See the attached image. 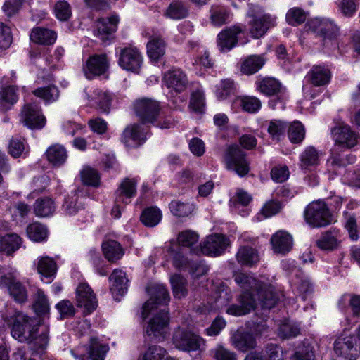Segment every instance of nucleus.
Masks as SVG:
<instances>
[{
    "mask_svg": "<svg viewBox=\"0 0 360 360\" xmlns=\"http://www.w3.org/2000/svg\"><path fill=\"white\" fill-rule=\"evenodd\" d=\"M49 328L41 326L36 319L21 312L15 315L11 335L20 342L27 343L38 351L45 349L49 340Z\"/></svg>",
    "mask_w": 360,
    "mask_h": 360,
    "instance_id": "1",
    "label": "nucleus"
},
{
    "mask_svg": "<svg viewBox=\"0 0 360 360\" xmlns=\"http://www.w3.org/2000/svg\"><path fill=\"white\" fill-rule=\"evenodd\" d=\"M0 285L5 287L10 296L18 303L22 304L28 299L25 285L17 278L16 271L10 266L0 268Z\"/></svg>",
    "mask_w": 360,
    "mask_h": 360,
    "instance_id": "2",
    "label": "nucleus"
},
{
    "mask_svg": "<svg viewBox=\"0 0 360 360\" xmlns=\"http://www.w3.org/2000/svg\"><path fill=\"white\" fill-rule=\"evenodd\" d=\"M304 219L309 225L314 228L326 226L333 220L326 204L321 200L312 202L307 206Z\"/></svg>",
    "mask_w": 360,
    "mask_h": 360,
    "instance_id": "3",
    "label": "nucleus"
},
{
    "mask_svg": "<svg viewBox=\"0 0 360 360\" xmlns=\"http://www.w3.org/2000/svg\"><path fill=\"white\" fill-rule=\"evenodd\" d=\"M150 298L143 306L142 316L145 319L152 310L160 305H165L169 301V294L163 285L155 283L147 288Z\"/></svg>",
    "mask_w": 360,
    "mask_h": 360,
    "instance_id": "4",
    "label": "nucleus"
},
{
    "mask_svg": "<svg viewBox=\"0 0 360 360\" xmlns=\"http://www.w3.org/2000/svg\"><path fill=\"white\" fill-rule=\"evenodd\" d=\"M244 153L238 145L230 146L225 155L227 168L233 169L240 176L247 175L250 171L249 162Z\"/></svg>",
    "mask_w": 360,
    "mask_h": 360,
    "instance_id": "5",
    "label": "nucleus"
},
{
    "mask_svg": "<svg viewBox=\"0 0 360 360\" xmlns=\"http://www.w3.org/2000/svg\"><path fill=\"white\" fill-rule=\"evenodd\" d=\"M169 317L168 311L162 309L155 314L149 321L146 333L148 337L164 340L167 333Z\"/></svg>",
    "mask_w": 360,
    "mask_h": 360,
    "instance_id": "6",
    "label": "nucleus"
},
{
    "mask_svg": "<svg viewBox=\"0 0 360 360\" xmlns=\"http://www.w3.org/2000/svg\"><path fill=\"white\" fill-rule=\"evenodd\" d=\"M134 109L136 115L143 124L153 123L160 110L159 103L149 98H141L136 101Z\"/></svg>",
    "mask_w": 360,
    "mask_h": 360,
    "instance_id": "7",
    "label": "nucleus"
},
{
    "mask_svg": "<svg viewBox=\"0 0 360 360\" xmlns=\"http://www.w3.org/2000/svg\"><path fill=\"white\" fill-rule=\"evenodd\" d=\"M173 343L176 348L190 352L199 349L204 345V340L191 332L178 330L174 333Z\"/></svg>",
    "mask_w": 360,
    "mask_h": 360,
    "instance_id": "8",
    "label": "nucleus"
},
{
    "mask_svg": "<svg viewBox=\"0 0 360 360\" xmlns=\"http://www.w3.org/2000/svg\"><path fill=\"white\" fill-rule=\"evenodd\" d=\"M336 143L352 148L360 143V135L352 129L349 125L340 124L332 129Z\"/></svg>",
    "mask_w": 360,
    "mask_h": 360,
    "instance_id": "9",
    "label": "nucleus"
},
{
    "mask_svg": "<svg viewBox=\"0 0 360 360\" xmlns=\"http://www.w3.org/2000/svg\"><path fill=\"white\" fill-rule=\"evenodd\" d=\"M238 303L227 308L229 314L240 316L249 314L257 305V300L253 292L246 290L242 293L237 300Z\"/></svg>",
    "mask_w": 360,
    "mask_h": 360,
    "instance_id": "10",
    "label": "nucleus"
},
{
    "mask_svg": "<svg viewBox=\"0 0 360 360\" xmlns=\"http://www.w3.org/2000/svg\"><path fill=\"white\" fill-rule=\"evenodd\" d=\"M228 238L221 234H214L207 237L201 245V252L210 256L221 255L229 245Z\"/></svg>",
    "mask_w": 360,
    "mask_h": 360,
    "instance_id": "11",
    "label": "nucleus"
},
{
    "mask_svg": "<svg viewBox=\"0 0 360 360\" xmlns=\"http://www.w3.org/2000/svg\"><path fill=\"white\" fill-rule=\"evenodd\" d=\"M335 352L349 360H356L359 355L356 338L353 336L338 338L334 344Z\"/></svg>",
    "mask_w": 360,
    "mask_h": 360,
    "instance_id": "12",
    "label": "nucleus"
},
{
    "mask_svg": "<svg viewBox=\"0 0 360 360\" xmlns=\"http://www.w3.org/2000/svg\"><path fill=\"white\" fill-rule=\"evenodd\" d=\"M146 140V134L141 126L133 124L127 126L121 135V141L129 148H136L141 146Z\"/></svg>",
    "mask_w": 360,
    "mask_h": 360,
    "instance_id": "13",
    "label": "nucleus"
},
{
    "mask_svg": "<svg viewBox=\"0 0 360 360\" xmlns=\"http://www.w3.org/2000/svg\"><path fill=\"white\" fill-rule=\"evenodd\" d=\"M119 64L124 70L138 73L142 64L141 55L136 49L124 48L120 51Z\"/></svg>",
    "mask_w": 360,
    "mask_h": 360,
    "instance_id": "14",
    "label": "nucleus"
},
{
    "mask_svg": "<svg viewBox=\"0 0 360 360\" xmlns=\"http://www.w3.org/2000/svg\"><path fill=\"white\" fill-rule=\"evenodd\" d=\"M21 118L25 125L30 129H41L45 124V117L34 104L29 103L24 105Z\"/></svg>",
    "mask_w": 360,
    "mask_h": 360,
    "instance_id": "15",
    "label": "nucleus"
},
{
    "mask_svg": "<svg viewBox=\"0 0 360 360\" xmlns=\"http://www.w3.org/2000/svg\"><path fill=\"white\" fill-rule=\"evenodd\" d=\"M77 305L79 307H84L88 313H91L97 307L96 296L86 283H81L76 290Z\"/></svg>",
    "mask_w": 360,
    "mask_h": 360,
    "instance_id": "16",
    "label": "nucleus"
},
{
    "mask_svg": "<svg viewBox=\"0 0 360 360\" xmlns=\"http://www.w3.org/2000/svg\"><path fill=\"white\" fill-rule=\"evenodd\" d=\"M256 292L255 297L257 296V304H259L262 309H271L274 307L278 300L276 294L274 292L272 285L259 283L254 292Z\"/></svg>",
    "mask_w": 360,
    "mask_h": 360,
    "instance_id": "17",
    "label": "nucleus"
},
{
    "mask_svg": "<svg viewBox=\"0 0 360 360\" xmlns=\"http://www.w3.org/2000/svg\"><path fill=\"white\" fill-rule=\"evenodd\" d=\"M243 32L240 26L235 25L223 30L218 34L217 45L221 51H229L234 47L237 42V35Z\"/></svg>",
    "mask_w": 360,
    "mask_h": 360,
    "instance_id": "18",
    "label": "nucleus"
},
{
    "mask_svg": "<svg viewBox=\"0 0 360 360\" xmlns=\"http://www.w3.org/2000/svg\"><path fill=\"white\" fill-rule=\"evenodd\" d=\"M231 342L240 351L247 352L254 349L257 342L252 333L244 328H238L231 337Z\"/></svg>",
    "mask_w": 360,
    "mask_h": 360,
    "instance_id": "19",
    "label": "nucleus"
},
{
    "mask_svg": "<svg viewBox=\"0 0 360 360\" xmlns=\"http://www.w3.org/2000/svg\"><path fill=\"white\" fill-rule=\"evenodd\" d=\"M118 18L116 16H112L108 18H100L96 22V29L94 31L96 36L105 42L110 39V36L117 30Z\"/></svg>",
    "mask_w": 360,
    "mask_h": 360,
    "instance_id": "20",
    "label": "nucleus"
},
{
    "mask_svg": "<svg viewBox=\"0 0 360 360\" xmlns=\"http://www.w3.org/2000/svg\"><path fill=\"white\" fill-rule=\"evenodd\" d=\"M164 81L168 88L176 92L184 91L188 84L186 75L179 70L167 72L164 75Z\"/></svg>",
    "mask_w": 360,
    "mask_h": 360,
    "instance_id": "21",
    "label": "nucleus"
},
{
    "mask_svg": "<svg viewBox=\"0 0 360 360\" xmlns=\"http://www.w3.org/2000/svg\"><path fill=\"white\" fill-rule=\"evenodd\" d=\"M108 68V63L105 54L95 55L89 58L86 62V75L88 78L91 76L101 75Z\"/></svg>",
    "mask_w": 360,
    "mask_h": 360,
    "instance_id": "22",
    "label": "nucleus"
},
{
    "mask_svg": "<svg viewBox=\"0 0 360 360\" xmlns=\"http://www.w3.org/2000/svg\"><path fill=\"white\" fill-rule=\"evenodd\" d=\"M274 252L285 254L289 252L292 247V238L286 231H278L274 233L271 239Z\"/></svg>",
    "mask_w": 360,
    "mask_h": 360,
    "instance_id": "23",
    "label": "nucleus"
},
{
    "mask_svg": "<svg viewBox=\"0 0 360 360\" xmlns=\"http://www.w3.org/2000/svg\"><path fill=\"white\" fill-rule=\"evenodd\" d=\"M272 25V20L269 15H255L250 23V33L253 38L262 37Z\"/></svg>",
    "mask_w": 360,
    "mask_h": 360,
    "instance_id": "24",
    "label": "nucleus"
},
{
    "mask_svg": "<svg viewBox=\"0 0 360 360\" xmlns=\"http://www.w3.org/2000/svg\"><path fill=\"white\" fill-rule=\"evenodd\" d=\"M108 347L107 345L100 344L97 338H92L90 340L88 355H82L79 357V360H104V357Z\"/></svg>",
    "mask_w": 360,
    "mask_h": 360,
    "instance_id": "25",
    "label": "nucleus"
},
{
    "mask_svg": "<svg viewBox=\"0 0 360 360\" xmlns=\"http://www.w3.org/2000/svg\"><path fill=\"white\" fill-rule=\"evenodd\" d=\"M30 37L36 44L51 45L55 42L56 34L51 30L38 27L32 30Z\"/></svg>",
    "mask_w": 360,
    "mask_h": 360,
    "instance_id": "26",
    "label": "nucleus"
},
{
    "mask_svg": "<svg viewBox=\"0 0 360 360\" xmlns=\"http://www.w3.org/2000/svg\"><path fill=\"white\" fill-rule=\"evenodd\" d=\"M110 280L112 281L110 290L113 295L122 296L127 291L128 279L126 278V274L122 270H114Z\"/></svg>",
    "mask_w": 360,
    "mask_h": 360,
    "instance_id": "27",
    "label": "nucleus"
},
{
    "mask_svg": "<svg viewBox=\"0 0 360 360\" xmlns=\"http://www.w3.org/2000/svg\"><path fill=\"white\" fill-rule=\"evenodd\" d=\"M136 181L134 179L125 178L117 190V198L115 202H123L127 204V202L125 201V199H129L132 198L136 193Z\"/></svg>",
    "mask_w": 360,
    "mask_h": 360,
    "instance_id": "28",
    "label": "nucleus"
},
{
    "mask_svg": "<svg viewBox=\"0 0 360 360\" xmlns=\"http://www.w3.org/2000/svg\"><path fill=\"white\" fill-rule=\"evenodd\" d=\"M236 258L240 264L248 266H252L259 260L257 251L248 246L242 247L238 250Z\"/></svg>",
    "mask_w": 360,
    "mask_h": 360,
    "instance_id": "29",
    "label": "nucleus"
},
{
    "mask_svg": "<svg viewBox=\"0 0 360 360\" xmlns=\"http://www.w3.org/2000/svg\"><path fill=\"white\" fill-rule=\"evenodd\" d=\"M340 241L335 231H328L323 233L316 242L319 248L323 250L332 251L339 246Z\"/></svg>",
    "mask_w": 360,
    "mask_h": 360,
    "instance_id": "30",
    "label": "nucleus"
},
{
    "mask_svg": "<svg viewBox=\"0 0 360 360\" xmlns=\"http://www.w3.org/2000/svg\"><path fill=\"white\" fill-rule=\"evenodd\" d=\"M21 245V238L15 233H8L0 238V252L11 255Z\"/></svg>",
    "mask_w": 360,
    "mask_h": 360,
    "instance_id": "31",
    "label": "nucleus"
},
{
    "mask_svg": "<svg viewBox=\"0 0 360 360\" xmlns=\"http://www.w3.org/2000/svg\"><path fill=\"white\" fill-rule=\"evenodd\" d=\"M309 28L312 32L316 33L318 35L323 37L324 39L332 38V28L333 25L330 22L315 18L311 20L309 23Z\"/></svg>",
    "mask_w": 360,
    "mask_h": 360,
    "instance_id": "32",
    "label": "nucleus"
},
{
    "mask_svg": "<svg viewBox=\"0 0 360 360\" xmlns=\"http://www.w3.org/2000/svg\"><path fill=\"white\" fill-rule=\"evenodd\" d=\"M309 79L314 86H323L327 84L330 78V72L321 66H314L308 73Z\"/></svg>",
    "mask_w": 360,
    "mask_h": 360,
    "instance_id": "33",
    "label": "nucleus"
},
{
    "mask_svg": "<svg viewBox=\"0 0 360 360\" xmlns=\"http://www.w3.org/2000/svg\"><path fill=\"white\" fill-rule=\"evenodd\" d=\"M102 248L105 258L112 262L120 259L124 254L120 243L115 240H110L103 243Z\"/></svg>",
    "mask_w": 360,
    "mask_h": 360,
    "instance_id": "34",
    "label": "nucleus"
},
{
    "mask_svg": "<svg viewBox=\"0 0 360 360\" xmlns=\"http://www.w3.org/2000/svg\"><path fill=\"white\" fill-rule=\"evenodd\" d=\"M165 44L160 37H153L147 44V53L150 58L157 61L165 54Z\"/></svg>",
    "mask_w": 360,
    "mask_h": 360,
    "instance_id": "35",
    "label": "nucleus"
},
{
    "mask_svg": "<svg viewBox=\"0 0 360 360\" xmlns=\"http://www.w3.org/2000/svg\"><path fill=\"white\" fill-rule=\"evenodd\" d=\"M46 155L48 160L55 166L61 165L67 158L65 149L58 144L49 147L46 152Z\"/></svg>",
    "mask_w": 360,
    "mask_h": 360,
    "instance_id": "36",
    "label": "nucleus"
},
{
    "mask_svg": "<svg viewBox=\"0 0 360 360\" xmlns=\"http://www.w3.org/2000/svg\"><path fill=\"white\" fill-rule=\"evenodd\" d=\"M319 153L313 146H309L301 153L300 156V167L302 169H307L319 164Z\"/></svg>",
    "mask_w": 360,
    "mask_h": 360,
    "instance_id": "37",
    "label": "nucleus"
},
{
    "mask_svg": "<svg viewBox=\"0 0 360 360\" xmlns=\"http://www.w3.org/2000/svg\"><path fill=\"white\" fill-rule=\"evenodd\" d=\"M55 206L53 200L49 198L37 199L34 205V212L38 217H46L52 214Z\"/></svg>",
    "mask_w": 360,
    "mask_h": 360,
    "instance_id": "38",
    "label": "nucleus"
},
{
    "mask_svg": "<svg viewBox=\"0 0 360 360\" xmlns=\"http://www.w3.org/2000/svg\"><path fill=\"white\" fill-rule=\"evenodd\" d=\"M161 218L162 214L160 210L155 207L145 209L141 215V221L142 223L149 227L156 226L160 221Z\"/></svg>",
    "mask_w": 360,
    "mask_h": 360,
    "instance_id": "39",
    "label": "nucleus"
},
{
    "mask_svg": "<svg viewBox=\"0 0 360 360\" xmlns=\"http://www.w3.org/2000/svg\"><path fill=\"white\" fill-rule=\"evenodd\" d=\"M174 296L178 299L184 297L188 293L187 281L180 274H174L170 278Z\"/></svg>",
    "mask_w": 360,
    "mask_h": 360,
    "instance_id": "40",
    "label": "nucleus"
},
{
    "mask_svg": "<svg viewBox=\"0 0 360 360\" xmlns=\"http://www.w3.org/2000/svg\"><path fill=\"white\" fill-rule=\"evenodd\" d=\"M17 89L13 86L4 87L0 91V104L7 110L17 102Z\"/></svg>",
    "mask_w": 360,
    "mask_h": 360,
    "instance_id": "41",
    "label": "nucleus"
},
{
    "mask_svg": "<svg viewBox=\"0 0 360 360\" xmlns=\"http://www.w3.org/2000/svg\"><path fill=\"white\" fill-rule=\"evenodd\" d=\"M264 59L259 56L248 57L241 65V71L246 75H252L258 71L264 65Z\"/></svg>",
    "mask_w": 360,
    "mask_h": 360,
    "instance_id": "42",
    "label": "nucleus"
},
{
    "mask_svg": "<svg viewBox=\"0 0 360 360\" xmlns=\"http://www.w3.org/2000/svg\"><path fill=\"white\" fill-rule=\"evenodd\" d=\"M234 280L235 281L240 285L243 288L250 289L254 292L255 289L256 288V286L258 285V284L260 283V281H258L252 276L242 272V271H237L235 272L233 274Z\"/></svg>",
    "mask_w": 360,
    "mask_h": 360,
    "instance_id": "43",
    "label": "nucleus"
},
{
    "mask_svg": "<svg viewBox=\"0 0 360 360\" xmlns=\"http://www.w3.org/2000/svg\"><path fill=\"white\" fill-rule=\"evenodd\" d=\"M57 266L55 261L49 257H41L38 262L37 271L45 277H51L56 272Z\"/></svg>",
    "mask_w": 360,
    "mask_h": 360,
    "instance_id": "44",
    "label": "nucleus"
},
{
    "mask_svg": "<svg viewBox=\"0 0 360 360\" xmlns=\"http://www.w3.org/2000/svg\"><path fill=\"white\" fill-rule=\"evenodd\" d=\"M33 94L47 102L54 101L59 97V91L54 85L38 88L33 91Z\"/></svg>",
    "mask_w": 360,
    "mask_h": 360,
    "instance_id": "45",
    "label": "nucleus"
},
{
    "mask_svg": "<svg viewBox=\"0 0 360 360\" xmlns=\"http://www.w3.org/2000/svg\"><path fill=\"white\" fill-rule=\"evenodd\" d=\"M33 309L39 316L46 315L49 312V304L44 292L37 290L33 304Z\"/></svg>",
    "mask_w": 360,
    "mask_h": 360,
    "instance_id": "46",
    "label": "nucleus"
},
{
    "mask_svg": "<svg viewBox=\"0 0 360 360\" xmlns=\"http://www.w3.org/2000/svg\"><path fill=\"white\" fill-rule=\"evenodd\" d=\"M259 89L262 93L267 96H271L281 91V85L274 78H266L260 82Z\"/></svg>",
    "mask_w": 360,
    "mask_h": 360,
    "instance_id": "47",
    "label": "nucleus"
},
{
    "mask_svg": "<svg viewBox=\"0 0 360 360\" xmlns=\"http://www.w3.org/2000/svg\"><path fill=\"white\" fill-rule=\"evenodd\" d=\"M288 137L293 143H300L304 138L305 131L302 124L300 122H294L289 126Z\"/></svg>",
    "mask_w": 360,
    "mask_h": 360,
    "instance_id": "48",
    "label": "nucleus"
},
{
    "mask_svg": "<svg viewBox=\"0 0 360 360\" xmlns=\"http://www.w3.org/2000/svg\"><path fill=\"white\" fill-rule=\"evenodd\" d=\"M188 11L184 4L179 1H172L168 7L166 15L175 20H179L187 15Z\"/></svg>",
    "mask_w": 360,
    "mask_h": 360,
    "instance_id": "49",
    "label": "nucleus"
},
{
    "mask_svg": "<svg viewBox=\"0 0 360 360\" xmlns=\"http://www.w3.org/2000/svg\"><path fill=\"white\" fill-rule=\"evenodd\" d=\"M240 106L245 112L253 113L261 108L260 101L254 96H244L238 99Z\"/></svg>",
    "mask_w": 360,
    "mask_h": 360,
    "instance_id": "50",
    "label": "nucleus"
},
{
    "mask_svg": "<svg viewBox=\"0 0 360 360\" xmlns=\"http://www.w3.org/2000/svg\"><path fill=\"white\" fill-rule=\"evenodd\" d=\"M83 183L87 186L97 187L100 184V176L98 172L91 167H85L81 172Z\"/></svg>",
    "mask_w": 360,
    "mask_h": 360,
    "instance_id": "51",
    "label": "nucleus"
},
{
    "mask_svg": "<svg viewBox=\"0 0 360 360\" xmlns=\"http://www.w3.org/2000/svg\"><path fill=\"white\" fill-rule=\"evenodd\" d=\"M27 233L30 239L40 241L46 237L47 231L45 226L39 223H33L27 229Z\"/></svg>",
    "mask_w": 360,
    "mask_h": 360,
    "instance_id": "52",
    "label": "nucleus"
},
{
    "mask_svg": "<svg viewBox=\"0 0 360 360\" xmlns=\"http://www.w3.org/2000/svg\"><path fill=\"white\" fill-rule=\"evenodd\" d=\"M300 328L288 321L282 323L278 329V335L282 339H288L296 337L300 334Z\"/></svg>",
    "mask_w": 360,
    "mask_h": 360,
    "instance_id": "53",
    "label": "nucleus"
},
{
    "mask_svg": "<svg viewBox=\"0 0 360 360\" xmlns=\"http://www.w3.org/2000/svg\"><path fill=\"white\" fill-rule=\"evenodd\" d=\"M198 234L191 230H186L180 232L177 237L179 245L184 247L193 246L198 241Z\"/></svg>",
    "mask_w": 360,
    "mask_h": 360,
    "instance_id": "54",
    "label": "nucleus"
},
{
    "mask_svg": "<svg viewBox=\"0 0 360 360\" xmlns=\"http://www.w3.org/2000/svg\"><path fill=\"white\" fill-rule=\"evenodd\" d=\"M307 18L306 13L300 8H292L286 14V20L288 24L297 25L303 23Z\"/></svg>",
    "mask_w": 360,
    "mask_h": 360,
    "instance_id": "55",
    "label": "nucleus"
},
{
    "mask_svg": "<svg viewBox=\"0 0 360 360\" xmlns=\"http://www.w3.org/2000/svg\"><path fill=\"white\" fill-rule=\"evenodd\" d=\"M169 208L172 212L179 217H187L193 210L192 205L178 201L172 202L169 204Z\"/></svg>",
    "mask_w": 360,
    "mask_h": 360,
    "instance_id": "56",
    "label": "nucleus"
},
{
    "mask_svg": "<svg viewBox=\"0 0 360 360\" xmlns=\"http://www.w3.org/2000/svg\"><path fill=\"white\" fill-rule=\"evenodd\" d=\"M56 16L62 21H65L72 15L70 4L66 1H58L55 5Z\"/></svg>",
    "mask_w": 360,
    "mask_h": 360,
    "instance_id": "57",
    "label": "nucleus"
},
{
    "mask_svg": "<svg viewBox=\"0 0 360 360\" xmlns=\"http://www.w3.org/2000/svg\"><path fill=\"white\" fill-rule=\"evenodd\" d=\"M189 106L195 112H203L205 108V98L202 91L197 90L192 93Z\"/></svg>",
    "mask_w": 360,
    "mask_h": 360,
    "instance_id": "58",
    "label": "nucleus"
},
{
    "mask_svg": "<svg viewBox=\"0 0 360 360\" xmlns=\"http://www.w3.org/2000/svg\"><path fill=\"white\" fill-rule=\"evenodd\" d=\"M12 41L13 37L11 28L3 22H0V48L4 49L8 48Z\"/></svg>",
    "mask_w": 360,
    "mask_h": 360,
    "instance_id": "59",
    "label": "nucleus"
},
{
    "mask_svg": "<svg viewBox=\"0 0 360 360\" xmlns=\"http://www.w3.org/2000/svg\"><path fill=\"white\" fill-rule=\"evenodd\" d=\"M166 354V350L158 345L148 348L143 356V360H162Z\"/></svg>",
    "mask_w": 360,
    "mask_h": 360,
    "instance_id": "60",
    "label": "nucleus"
},
{
    "mask_svg": "<svg viewBox=\"0 0 360 360\" xmlns=\"http://www.w3.org/2000/svg\"><path fill=\"white\" fill-rule=\"evenodd\" d=\"M271 176L274 181L282 183L289 176L288 168L285 165L274 167L271 171Z\"/></svg>",
    "mask_w": 360,
    "mask_h": 360,
    "instance_id": "61",
    "label": "nucleus"
},
{
    "mask_svg": "<svg viewBox=\"0 0 360 360\" xmlns=\"http://www.w3.org/2000/svg\"><path fill=\"white\" fill-rule=\"evenodd\" d=\"M268 360H283V349L276 344H268L265 349Z\"/></svg>",
    "mask_w": 360,
    "mask_h": 360,
    "instance_id": "62",
    "label": "nucleus"
},
{
    "mask_svg": "<svg viewBox=\"0 0 360 360\" xmlns=\"http://www.w3.org/2000/svg\"><path fill=\"white\" fill-rule=\"evenodd\" d=\"M25 150L24 143L18 138L13 137L9 143L8 152L13 158L20 157Z\"/></svg>",
    "mask_w": 360,
    "mask_h": 360,
    "instance_id": "63",
    "label": "nucleus"
},
{
    "mask_svg": "<svg viewBox=\"0 0 360 360\" xmlns=\"http://www.w3.org/2000/svg\"><path fill=\"white\" fill-rule=\"evenodd\" d=\"M214 357L216 360H236V356L224 347L218 345L213 350Z\"/></svg>",
    "mask_w": 360,
    "mask_h": 360,
    "instance_id": "64",
    "label": "nucleus"
}]
</instances>
